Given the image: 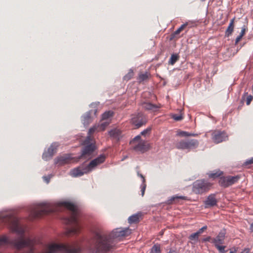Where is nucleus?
Masks as SVG:
<instances>
[{"mask_svg": "<svg viewBox=\"0 0 253 253\" xmlns=\"http://www.w3.org/2000/svg\"><path fill=\"white\" fill-rule=\"evenodd\" d=\"M0 221L6 225L11 230L17 233L20 237L13 240H9L5 236L0 238V246L10 245L17 250L26 249L25 253H79L81 251V243L74 241L69 244H55L49 245L45 252L36 253L35 252V241L24 237V229L19 224V220L13 213H8L1 215Z\"/></svg>", "mask_w": 253, "mask_h": 253, "instance_id": "obj_1", "label": "nucleus"}, {"mask_svg": "<svg viewBox=\"0 0 253 253\" xmlns=\"http://www.w3.org/2000/svg\"><path fill=\"white\" fill-rule=\"evenodd\" d=\"M63 207L71 211V216L66 218L65 220L67 224L71 225L69 232L73 234L79 233L81 230L78 221L80 213L77 207L73 203L64 201L56 204L48 203H41L33 208L30 214L33 218H38L44 214L59 211Z\"/></svg>", "mask_w": 253, "mask_h": 253, "instance_id": "obj_2", "label": "nucleus"}, {"mask_svg": "<svg viewBox=\"0 0 253 253\" xmlns=\"http://www.w3.org/2000/svg\"><path fill=\"white\" fill-rule=\"evenodd\" d=\"M131 233L128 228H118L109 234L95 232L92 239L96 253H107L115 249L117 240L121 237L127 236Z\"/></svg>", "mask_w": 253, "mask_h": 253, "instance_id": "obj_3", "label": "nucleus"}, {"mask_svg": "<svg viewBox=\"0 0 253 253\" xmlns=\"http://www.w3.org/2000/svg\"><path fill=\"white\" fill-rule=\"evenodd\" d=\"M212 183L204 179L197 180L193 184L192 191L196 194L208 192L212 187Z\"/></svg>", "mask_w": 253, "mask_h": 253, "instance_id": "obj_4", "label": "nucleus"}, {"mask_svg": "<svg viewBox=\"0 0 253 253\" xmlns=\"http://www.w3.org/2000/svg\"><path fill=\"white\" fill-rule=\"evenodd\" d=\"M130 144L135 151L144 153L149 149V146L146 144V141L141 139L139 135L135 136L130 142Z\"/></svg>", "mask_w": 253, "mask_h": 253, "instance_id": "obj_5", "label": "nucleus"}, {"mask_svg": "<svg viewBox=\"0 0 253 253\" xmlns=\"http://www.w3.org/2000/svg\"><path fill=\"white\" fill-rule=\"evenodd\" d=\"M199 145V141L195 139H188L182 140L175 144L177 149L182 150H188L195 149Z\"/></svg>", "mask_w": 253, "mask_h": 253, "instance_id": "obj_6", "label": "nucleus"}, {"mask_svg": "<svg viewBox=\"0 0 253 253\" xmlns=\"http://www.w3.org/2000/svg\"><path fill=\"white\" fill-rule=\"evenodd\" d=\"M212 141L218 144L228 139V135L224 131L212 130L210 132Z\"/></svg>", "mask_w": 253, "mask_h": 253, "instance_id": "obj_7", "label": "nucleus"}, {"mask_svg": "<svg viewBox=\"0 0 253 253\" xmlns=\"http://www.w3.org/2000/svg\"><path fill=\"white\" fill-rule=\"evenodd\" d=\"M240 178V175L221 177L219 179V183L222 187H227L237 183Z\"/></svg>", "mask_w": 253, "mask_h": 253, "instance_id": "obj_8", "label": "nucleus"}, {"mask_svg": "<svg viewBox=\"0 0 253 253\" xmlns=\"http://www.w3.org/2000/svg\"><path fill=\"white\" fill-rule=\"evenodd\" d=\"M106 159V156L104 154H102L91 161L86 166V169H87V172H90L93 170L95 169L98 166L103 164L105 161Z\"/></svg>", "mask_w": 253, "mask_h": 253, "instance_id": "obj_9", "label": "nucleus"}, {"mask_svg": "<svg viewBox=\"0 0 253 253\" xmlns=\"http://www.w3.org/2000/svg\"><path fill=\"white\" fill-rule=\"evenodd\" d=\"M147 122L145 117L141 113H139L131 119V123L133 125L139 128L145 125Z\"/></svg>", "mask_w": 253, "mask_h": 253, "instance_id": "obj_10", "label": "nucleus"}, {"mask_svg": "<svg viewBox=\"0 0 253 253\" xmlns=\"http://www.w3.org/2000/svg\"><path fill=\"white\" fill-rule=\"evenodd\" d=\"M59 144L57 143H52L48 148L46 151H45L42 154V159L47 161L51 158L53 155L56 152Z\"/></svg>", "mask_w": 253, "mask_h": 253, "instance_id": "obj_11", "label": "nucleus"}, {"mask_svg": "<svg viewBox=\"0 0 253 253\" xmlns=\"http://www.w3.org/2000/svg\"><path fill=\"white\" fill-rule=\"evenodd\" d=\"M110 121H107L101 123L100 124L95 125L89 128L88 134L91 135L95 131H103L106 127L110 124Z\"/></svg>", "mask_w": 253, "mask_h": 253, "instance_id": "obj_12", "label": "nucleus"}, {"mask_svg": "<svg viewBox=\"0 0 253 253\" xmlns=\"http://www.w3.org/2000/svg\"><path fill=\"white\" fill-rule=\"evenodd\" d=\"M95 146L93 144H89L85 146L82 150V154L79 159H85L91 155L95 150Z\"/></svg>", "mask_w": 253, "mask_h": 253, "instance_id": "obj_13", "label": "nucleus"}, {"mask_svg": "<svg viewBox=\"0 0 253 253\" xmlns=\"http://www.w3.org/2000/svg\"><path fill=\"white\" fill-rule=\"evenodd\" d=\"M217 200L215 194H210L208 196L206 200L204 201L205 208H210L213 207L217 205Z\"/></svg>", "mask_w": 253, "mask_h": 253, "instance_id": "obj_14", "label": "nucleus"}, {"mask_svg": "<svg viewBox=\"0 0 253 253\" xmlns=\"http://www.w3.org/2000/svg\"><path fill=\"white\" fill-rule=\"evenodd\" d=\"M72 161L73 158L69 155H64L56 158L54 160V163L55 164L62 166L71 163Z\"/></svg>", "mask_w": 253, "mask_h": 253, "instance_id": "obj_15", "label": "nucleus"}, {"mask_svg": "<svg viewBox=\"0 0 253 253\" xmlns=\"http://www.w3.org/2000/svg\"><path fill=\"white\" fill-rule=\"evenodd\" d=\"M87 169H86V167L84 168L79 167L71 169L70 171V175L72 177L81 176L84 174L89 173V172H87Z\"/></svg>", "mask_w": 253, "mask_h": 253, "instance_id": "obj_16", "label": "nucleus"}, {"mask_svg": "<svg viewBox=\"0 0 253 253\" xmlns=\"http://www.w3.org/2000/svg\"><path fill=\"white\" fill-rule=\"evenodd\" d=\"M225 236V231L224 230L221 231L215 238L212 239L211 243H213L214 245L223 244L224 243Z\"/></svg>", "mask_w": 253, "mask_h": 253, "instance_id": "obj_17", "label": "nucleus"}, {"mask_svg": "<svg viewBox=\"0 0 253 253\" xmlns=\"http://www.w3.org/2000/svg\"><path fill=\"white\" fill-rule=\"evenodd\" d=\"M142 108L146 110L152 111L153 112L156 111L160 106L152 104L149 102H144L142 104Z\"/></svg>", "mask_w": 253, "mask_h": 253, "instance_id": "obj_18", "label": "nucleus"}, {"mask_svg": "<svg viewBox=\"0 0 253 253\" xmlns=\"http://www.w3.org/2000/svg\"><path fill=\"white\" fill-rule=\"evenodd\" d=\"M92 111H89L82 117V122L84 126L89 125L92 121Z\"/></svg>", "mask_w": 253, "mask_h": 253, "instance_id": "obj_19", "label": "nucleus"}, {"mask_svg": "<svg viewBox=\"0 0 253 253\" xmlns=\"http://www.w3.org/2000/svg\"><path fill=\"white\" fill-rule=\"evenodd\" d=\"M235 17L232 19L229 23V24L225 31V36L227 37H229L230 36L234 31V22H235Z\"/></svg>", "mask_w": 253, "mask_h": 253, "instance_id": "obj_20", "label": "nucleus"}, {"mask_svg": "<svg viewBox=\"0 0 253 253\" xmlns=\"http://www.w3.org/2000/svg\"><path fill=\"white\" fill-rule=\"evenodd\" d=\"M110 136L113 137L114 139H116L118 140L121 137V131L117 128H115L111 130L109 132Z\"/></svg>", "mask_w": 253, "mask_h": 253, "instance_id": "obj_21", "label": "nucleus"}, {"mask_svg": "<svg viewBox=\"0 0 253 253\" xmlns=\"http://www.w3.org/2000/svg\"><path fill=\"white\" fill-rule=\"evenodd\" d=\"M150 77V74L148 72L139 73L137 77V81L139 83L146 81L149 79Z\"/></svg>", "mask_w": 253, "mask_h": 253, "instance_id": "obj_22", "label": "nucleus"}, {"mask_svg": "<svg viewBox=\"0 0 253 253\" xmlns=\"http://www.w3.org/2000/svg\"><path fill=\"white\" fill-rule=\"evenodd\" d=\"M193 22L192 21H189L186 22L185 23L182 24L178 29H177L173 33L174 36H176L180 34V33L183 31L186 26H190V27L193 26Z\"/></svg>", "mask_w": 253, "mask_h": 253, "instance_id": "obj_23", "label": "nucleus"}, {"mask_svg": "<svg viewBox=\"0 0 253 253\" xmlns=\"http://www.w3.org/2000/svg\"><path fill=\"white\" fill-rule=\"evenodd\" d=\"M114 113L112 111H108L104 112L102 115V119L101 121H110L111 118L113 116Z\"/></svg>", "mask_w": 253, "mask_h": 253, "instance_id": "obj_24", "label": "nucleus"}, {"mask_svg": "<svg viewBox=\"0 0 253 253\" xmlns=\"http://www.w3.org/2000/svg\"><path fill=\"white\" fill-rule=\"evenodd\" d=\"M141 216V214L140 213H137L135 214H133L130 216L128 218V222L129 223H137L139 221V218Z\"/></svg>", "mask_w": 253, "mask_h": 253, "instance_id": "obj_25", "label": "nucleus"}, {"mask_svg": "<svg viewBox=\"0 0 253 253\" xmlns=\"http://www.w3.org/2000/svg\"><path fill=\"white\" fill-rule=\"evenodd\" d=\"M186 200L187 197L184 196H175L173 197H172L169 199L168 201V204H170L173 203V202H176L178 201V200Z\"/></svg>", "mask_w": 253, "mask_h": 253, "instance_id": "obj_26", "label": "nucleus"}, {"mask_svg": "<svg viewBox=\"0 0 253 253\" xmlns=\"http://www.w3.org/2000/svg\"><path fill=\"white\" fill-rule=\"evenodd\" d=\"M179 59V56L177 54H172L169 60V63L170 65H173Z\"/></svg>", "mask_w": 253, "mask_h": 253, "instance_id": "obj_27", "label": "nucleus"}, {"mask_svg": "<svg viewBox=\"0 0 253 253\" xmlns=\"http://www.w3.org/2000/svg\"><path fill=\"white\" fill-rule=\"evenodd\" d=\"M150 253H161L160 245H154L151 249Z\"/></svg>", "mask_w": 253, "mask_h": 253, "instance_id": "obj_28", "label": "nucleus"}, {"mask_svg": "<svg viewBox=\"0 0 253 253\" xmlns=\"http://www.w3.org/2000/svg\"><path fill=\"white\" fill-rule=\"evenodd\" d=\"M133 75H134V73H133V70L131 69H130L129 70L128 72L127 73V74H126L124 77V80H126V81H128L132 78Z\"/></svg>", "mask_w": 253, "mask_h": 253, "instance_id": "obj_29", "label": "nucleus"}, {"mask_svg": "<svg viewBox=\"0 0 253 253\" xmlns=\"http://www.w3.org/2000/svg\"><path fill=\"white\" fill-rule=\"evenodd\" d=\"M178 134L180 136H185V137H187V136H196L197 135V134H196L191 133H189L188 132L184 131H180L178 133Z\"/></svg>", "mask_w": 253, "mask_h": 253, "instance_id": "obj_30", "label": "nucleus"}, {"mask_svg": "<svg viewBox=\"0 0 253 253\" xmlns=\"http://www.w3.org/2000/svg\"><path fill=\"white\" fill-rule=\"evenodd\" d=\"M199 235L197 232L191 234L189 236V239L191 241H198L199 239Z\"/></svg>", "mask_w": 253, "mask_h": 253, "instance_id": "obj_31", "label": "nucleus"}, {"mask_svg": "<svg viewBox=\"0 0 253 253\" xmlns=\"http://www.w3.org/2000/svg\"><path fill=\"white\" fill-rule=\"evenodd\" d=\"M222 174V172L220 171H218L216 172H212L209 174V177L211 178H215L219 177Z\"/></svg>", "mask_w": 253, "mask_h": 253, "instance_id": "obj_32", "label": "nucleus"}, {"mask_svg": "<svg viewBox=\"0 0 253 253\" xmlns=\"http://www.w3.org/2000/svg\"><path fill=\"white\" fill-rule=\"evenodd\" d=\"M221 244L217 245H214L216 248L221 253H224L225 252V249L226 247L225 246H221Z\"/></svg>", "mask_w": 253, "mask_h": 253, "instance_id": "obj_33", "label": "nucleus"}, {"mask_svg": "<svg viewBox=\"0 0 253 253\" xmlns=\"http://www.w3.org/2000/svg\"><path fill=\"white\" fill-rule=\"evenodd\" d=\"M151 130L152 128L151 127H148L141 132V135L146 136L147 134L150 133Z\"/></svg>", "mask_w": 253, "mask_h": 253, "instance_id": "obj_34", "label": "nucleus"}, {"mask_svg": "<svg viewBox=\"0 0 253 253\" xmlns=\"http://www.w3.org/2000/svg\"><path fill=\"white\" fill-rule=\"evenodd\" d=\"M247 31V28L246 27V26H244L242 28L241 32L240 34V35L242 37H243L245 35Z\"/></svg>", "mask_w": 253, "mask_h": 253, "instance_id": "obj_35", "label": "nucleus"}, {"mask_svg": "<svg viewBox=\"0 0 253 253\" xmlns=\"http://www.w3.org/2000/svg\"><path fill=\"white\" fill-rule=\"evenodd\" d=\"M172 118L177 121H180L183 119V117L181 115H173L172 116Z\"/></svg>", "mask_w": 253, "mask_h": 253, "instance_id": "obj_36", "label": "nucleus"}, {"mask_svg": "<svg viewBox=\"0 0 253 253\" xmlns=\"http://www.w3.org/2000/svg\"><path fill=\"white\" fill-rule=\"evenodd\" d=\"M253 96L252 95H249L247 97L246 104L247 105H249L253 100Z\"/></svg>", "mask_w": 253, "mask_h": 253, "instance_id": "obj_37", "label": "nucleus"}, {"mask_svg": "<svg viewBox=\"0 0 253 253\" xmlns=\"http://www.w3.org/2000/svg\"><path fill=\"white\" fill-rule=\"evenodd\" d=\"M243 37L241 36L240 35L236 38L235 40V44L237 45L238 42L241 40Z\"/></svg>", "mask_w": 253, "mask_h": 253, "instance_id": "obj_38", "label": "nucleus"}, {"mask_svg": "<svg viewBox=\"0 0 253 253\" xmlns=\"http://www.w3.org/2000/svg\"><path fill=\"white\" fill-rule=\"evenodd\" d=\"M145 189H146V184H144L142 186H141V195L142 196H144V193H145Z\"/></svg>", "mask_w": 253, "mask_h": 253, "instance_id": "obj_39", "label": "nucleus"}, {"mask_svg": "<svg viewBox=\"0 0 253 253\" xmlns=\"http://www.w3.org/2000/svg\"><path fill=\"white\" fill-rule=\"evenodd\" d=\"M212 239L210 236H208L206 238L203 239V242H211L212 241Z\"/></svg>", "mask_w": 253, "mask_h": 253, "instance_id": "obj_40", "label": "nucleus"}, {"mask_svg": "<svg viewBox=\"0 0 253 253\" xmlns=\"http://www.w3.org/2000/svg\"><path fill=\"white\" fill-rule=\"evenodd\" d=\"M247 164H253V158H251L246 162Z\"/></svg>", "mask_w": 253, "mask_h": 253, "instance_id": "obj_41", "label": "nucleus"}, {"mask_svg": "<svg viewBox=\"0 0 253 253\" xmlns=\"http://www.w3.org/2000/svg\"><path fill=\"white\" fill-rule=\"evenodd\" d=\"M204 231L202 229V228H200L197 232L198 233V234L200 235L201 234L203 233Z\"/></svg>", "mask_w": 253, "mask_h": 253, "instance_id": "obj_42", "label": "nucleus"}, {"mask_svg": "<svg viewBox=\"0 0 253 253\" xmlns=\"http://www.w3.org/2000/svg\"><path fill=\"white\" fill-rule=\"evenodd\" d=\"M168 253H177L176 250H170Z\"/></svg>", "mask_w": 253, "mask_h": 253, "instance_id": "obj_43", "label": "nucleus"}, {"mask_svg": "<svg viewBox=\"0 0 253 253\" xmlns=\"http://www.w3.org/2000/svg\"><path fill=\"white\" fill-rule=\"evenodd\" d=\"M138 176H139L140 177H141L143 179V182H145V178H144V177L143 176V175L141 174H139V173H138Z\"/></svg>", "mask_w": 253, "mask_h": 253, "instance_id": "obj_44", "label": "nucleus"}, {"mask_svg": "<svg viewBox=\"0 0 253 253\" xmlns=\"http://www.w3.org/2000/svg\"><path fill=\"white\" fill-rule=\"evenodd\" d=\"M250 230L252 232H253V222L251 224Z\"/></svg>", "mask_w": 253, "mask_h": 253, "instance_id": "obj_45", "label": "nucleus"}, {"mask_svg": "<svg viewBox=\"0 0 253 253\" xmlns=\"http://www.w3.org/2000/svg\"><path fill=\"white\" fill-rule=\"evenodd\" d=\"M202 229L204 231H205V230H206L207 229V226H204L203 227H202Z\"/></svg>", "mask_w": 253, "mask_h": 253, "instance_id": "obj_46", "label": "nucleus"}, {"mask_svg": "<svg viewBox=\"0 0 253 253\" xmlns=\"http://www.w3.org/2000/svg\"><path fill=\"white\" fill-rule=\"evenodd\" d=\"M43 178L45 179V180L46 181L47 183H48L49 180L47 179V178L45 176L43 177Z\"/></svg>", "mask_w": 253, "mask_h": 253, "instance_id": "obj_47", "label": "nucleus"}, {"mask_svg": "<svg viewBox=\"0 0 253 253\" xmlns=\"http://www.w3.org/2000/svg\"><path fill=\"white\" fill-rule=\"evenodd\" d=\"M229 253H235L234 252H233V251H231V252H230Z\"/></svg>", "mask_w": 253, "mask_h": 253, "instance_id": "obj_48", "label": "nucleus"}, {"mask_svg": "<svg viewBox=\"0 0 253 253\" xmlns=\"http://www.w3.org/2000/svg\"><path fill=\"white\" fill-rule=\"evenodd\" d=\"M86 141H87V140H85V142H84V143H85V144H87Z\"/></svg>", "mask_w": 253, "mask_h": 253, "instance_id": "obj_49", "label": "nucleus"}, {"mask_svg": "<svg viewBox=\"0 0 253 253\" xmlns=\"http://www.w3.org/2000/svg\"><path fill=\"white\" fill-rule=\"evenodd\" d=\"M96 112H97V110H95V111H94V114H95V113H96Z\"/></svg>", "mask_w": 253, "mask_h": 253, "instance_id": "obj_50", "label": "nucleus"}]
</instances>
